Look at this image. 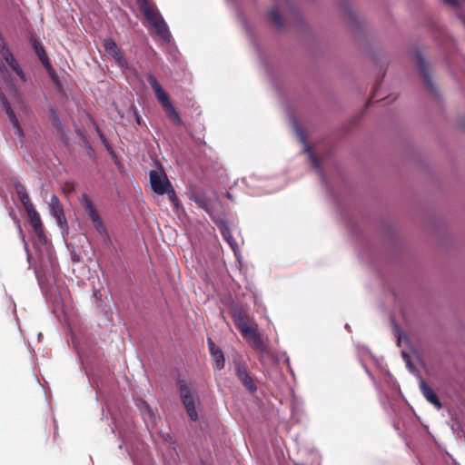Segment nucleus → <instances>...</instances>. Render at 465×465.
I'll return each instance as SVG.
<instances>
[{
  "instance_id": "obj_1",
  "label": "nucleus",
  "mask_w": 465,
  "mask_h": 465,
  "mask_svg": "<svg viewBox=\"0 0 465 465\" xmlns=\"http://www.w3.org/2000/svg\"><path fill=\"white\" fill-rule=\"evenodd\" d=\"M136 2L140 7L141 12L154 28L157 35L163 41L169 42L171 34L167 24L165 23L158 9L154 5H152L148 0H136Z\"/></svg>"
},
{
  "instance_id": "obj_2",
  "label": "nucleus",
  "mask_w": 465,
  "mask_h": 465,
  "mask_svg": "<svg viewBox=\"0 0 465 465\" xmlns=\"http://www.w3.org/2000/svg\"><path fill=\"white\" fill-rule=\"evenodd\" d=\"M233 322L244 338L252 341L254 348L261 355L269 352L268 347L264 344L260 333L248 324L247 315L242 310L234 311Z\"/></svg>"
},
{
  "instance_id": "obj_3",
  "label": "nucleus",
  "mask_w": 465,
  "mask_h": 465,
  "mask_svg": "<svg viewBox=\"0 0 465 465\" xmlns=\"http://www.w3.org/2000/svg\"><path fill=\"white\" fill-rule=\"evenodd\" d=\"M147 80L153 88L154 94L158 100V102L163 106L164 112L168 115V117L176 125H183V122L181 119L179 114L177 113L176 109L173 105V104L170 101V98L166 92L163 89L161 84L158 83L155 76L152 74H148Z\"/></svg>"
},
{
  "instance_id": "obj_4",
  "label": "nucleus",
  "mask_w": 465,
  "mask_h": 465,
  "mask_svg": "<svg viewBox=\"0 0 465 465\" xmlns=\"http://www.w3.org/2000/svg\"><path fill=\"white\" fill-rule=\"evenodd\" d=\"M176 384L188 416L192 420L196 421L198 420L196 411V402H199L198 395L192 391L185 381L179 379Z\"/></svg>"
},
{
  "instance_id": "obj_5",
  "label": "nucleus",
  "mask_w": 465,
  "mask_h": 465,
  "mask_svg": "<svg viewBox=\"0 0 465 465\" xmlns=\"http://www.w3.org/2000/svg\"><path fill=\"white\" fill-rule=\"evenodd\" d=\"M149 176L151 188L153 192L158 195L165 194L166 191L172 185L162 167L158 168L157 170L150 171Z\"/></svg>"
},
{
  "instance_id": "obj_6",
  "label": "nucleus",
  "mask_w": 465,
  "mask_h": 465,
  "mask_svg": "<svg viewBox=\"0 0 465 465\" xmlns=\"http://www.w3.org/2000/svg\"><path fill=\"white\" fill-rule=\"evenodd\" d=\"M49 213L50 215L55 219L56 224L63 230H68L67 221L65 218V214L64 212L63 205L59 200V198L53 194L49 203Z\"/></svg>"
},
{
  "instance_id": "obj_7",
  "label": "nucleus",
  "mask_w": 465,
  "mask_h": 465,
  "mask_svg": "<svg viewBox=\"0 0 465 465\" xmlns=\"http://www.w3.org/2000/svg\"><path fill=\"white\" fill-rule=\"evenodd\" d=\"M104 48L105 53L114 59L119 67H121L123 70L128 69V62L114 39H104Z\"/></svg>"
},
{
  "instance_id": "obj_8",
  "label": "nucleus",
  "mask_w": 465,
  "mask_h": 465,
  "mask_svg": "<svg viewBox=\"0 0 465 465\" xmlns=\"http://www.w3.org/2000/svg\"><path fill=\"white\" fill-rule=\"evenodd\" d=\"M83 201H84V210H85L88 217L90 218V220L94 223V226H95V229L97 230V232L101 234L105 233L106 232L105 227H104L94 205L93 204L92 201L89 199V197L86 194L83 195Z\"/></svg>"
},
{
  "instance_id": "obj_9",
  "label": "nucleus",
  "mask_w": 465,
  "mask_h": 465,
  "mask_svg": "<svg viewBox=\"0 0 465 465\" xmlns=\"http://www.w3.org/2000/svg\"><path fill=\"white\" fill-rule=\"evenodd\" d=\"M236 375L242 384L252 393L255 392L257 391V386L254 383L252 378L247 371L246 368L241 363H236Z\"/></svg>"
},
{
  "instance_id": "obj_10",
  "label": "nucleus",
  "mask_w": 465,
  "mask_h": 465,
  "mask_svg": "<svg viewBox=\"0 0 465 465\" xmlns=\"http://www.w3.org/2000/svg\"><path fill=\"white\" fill-rule=\"evenodd\" d=\"M2 56L6 64L11 67V69L17 74L20 79L24 82L26 81L25 73L20 67L19 64L14 57L12 52L8 48H3L1 51Z\"/></svg>"
},
{
  "instance_id": "obj_11",
  "label": "nucleus",
  "mask_w": 465,
  "mask_h": 465,
  "mask_svg": "<svg viewBox=\"0 0 465 465\" xmlns=\"http://www.w3.org/2000/svg\"><path fill=\"white\" fill-rule=\"evenodd\" d=\"M1 96V100H2V104H3V108L5 110V113L10 120V122L12 123L14 128L15 129V133L22 136L23 135V130L19 124V122L14 113V111L12 110L11 108V105L9 104V102L7 101L6 97L4 95V94H0Z\"/></svg>"
},
{
  "instance_id": "obj_12",
  "label": "nucleus",
  "mask_w": 465,
  "mask_h": 465,
  "mask_svg": "<svg viewBox=\"0 0 465 465\" xmlns=\"http://www.w3.org/2000/svg\"><path fill=\"white\" fill-rule=\"evenodd\" d=\"M218 227L221 231L223 239L228 242L233 252L237 255L238 244L232 237L228 223L225 221H221L218 223Z\"/></svg>"
},
{
  "instance_id": "obj_13",
  "label": "nucleus",
  "mask_w": 465,
  "mask_h": 465,
  "mask_svg": "<svg viewBox=\"0 0 465 465\" xmlns=\"http://www.w3.org/2000/svg\"><path fill=\"white\" fill-rule=\"evenodd\" d=\"M420 389L425 397V399L431 404H433L437 410H440L442 405L440 401L437 394L434 392V391L426 384L424 381H420Z\"/></svg>"
},
{
  "instance_id": "obj_14",
  "label": "nucleus",
  "mask_w": 465,
  "mask_h": 465,
  "mask_svg": "<svg viewBox=\"0 0 465 465\" xmlns=\"http://www.w3.org/2000/svg\"><path fill=\"white\" fill-rule=\"evenodd\" d=\"M14 186L15 188V191L19 197V200L21 201V203H23V205L25 208V211L35 207L34 204L31 203V200L29 198V195H28L25 186L18 181L14 183Z\"/></svg>"
},
{
  "instance_id": "obj_15",
  "label": "nucleus",
  "mask_w": 465,
  "mask_h": 465,
  "mask_svg": "<svg viewBox=\"0 0 465 465\" xmlns=\"http://www.w3.org/2000/svg\"><path fill=\"white\" fill-rule=\"evenodd\" d=\"M32 45L39 57L40 61L43 63V64L45 66L46 69L52 70V66L49 63L48 57L46 55V53L45 51V48L43 45L36 39L32 40Z\"/></svg>"
},
{
  "instance_id": "obj_16",
  "label": "nucleus",
  "mask_w": 465,
  "mask_h": 465,
  "mask_svg": "<svg viewBox=\"0 0 465 465\" xmlns=\"http://www.w3.org/2000/svg\"><path fill=\"white\" fill-rule=\"evenodd\" d=\"M417 58H418V66H419L420 72L424 81L427 83L428 86L430 89H432L433 84H432L431 77L428 71L425 60L420 53L417 54Z\"/></svg>"
},
{
  "instance_id": "obj_17",
  "label": "nucleus",
  "mask_w": 465,
  "mask_h": 465,
  "mask_svg": "<svg viewBox=\"0 0 465 465\" xmlns=\"http://www.w3.org/2000/svg\"><path fill=\"white\" fill-rule=\"evenodd\" d=\"M190 199L194 201L197 205L207 213L211 212V203L209 199L202 193H192Z\"/></svg>"
},
{
  "instance_id": "obj_18",
  "label": "nucleus",
  "mask_w": 465,
  "mask_h": 465,
  "mask_svg": "<svg viewBox=\"0 0 465 465\" xmlns=\"http://www.w3.org/2000/svg\"><path fill=\"white\" fill-rule=\"evenodd\" d=\"M26 213L30 218L31 224L34 229L43 226V223L41 221L39 213L36 212L35 207L26 210Z\"/></svg>"
},
{
  "instance_id": "obj_19",
  "label": "nucleus",
  "mask_w": 465,
  "mask_h": 465,
  "mask_svg": "<svg viewBox=\"0 0 465 465\" xmlns=\"http://www.w3.org/2000/svg\"><path fill=\"white\" fill-rule=\"evenodd\" d=\"M214 369L221 371L224 368L225 359L222 350L215 351V354L212 355Z\"/></svg>"
},
{
  "instance_id": "obj_20",
  "label": "nucleus",
  "mask_w": 465,
  "mask_h": 465,
  "mask_svg": "<svg viewBox=\"0 0 465 465\" xmlns=\"http://www.w3.org/2000/svg\"><path fill=\"white\" fill-rule=\"evenodd\" d=\"M306 151L309 153V157H310L312 167L317 171L323 183H325V175L320 166L318 159L316 158V156L312 153V152L309 148H307Z\"/></svg>"
},
{
  "instance_id": "obj_21",
  "label": "nucleus",
  "mask_w": 465,
  "mask_h": 465,
  "mask_svg": "<svg viewBox=\"0 0 465 465\" xmlns=\"http://www.w3.org/2000/svg\"><path fill=\"white\" fill-rule=\"evenodd\" d=\"M269 17L276 26L282 27L283 25V21L277 8L274 7L271 9V11L269 12Z\"/></svg>"
},
{
  "instance_id": "obj_22",
  "label": "nucleus",
  "mask_w": 465,
  "mask_h": 465,
  "mask_svg": "<svg viewBox=\"0 0 465 465\" xmlns=\"http://www.w3.org/2000/svg\"><path fill=\"white\" fill-rule=\"evenodd\" d=\"M291 122H292L293 128L295 129L297 135L300 137L301 141L302 143H305L306 136H305V134H304L301 124H299V122L296 120V118L294 116H291Z\"/></svg>"
},
{
  "instance_id": "obj_23",
  "label": "nucleus",
  "mask_w": 465,
  "mask_h": 465,
  "mask_svg": "<svg viewBox=\"0 0 465 465\" xmlns=\"http://www.w3.org/2000/svg\"><path fill=\"white\" fill-rule=\"evenodd\" d=\"M165 194L168 195V198L171 201V203H173V207L176 210H178L180 207V201L176 195V193H175L173 185H171V187H169V189L166 191Z\"/></svg>"
},
{
  "instance_id": "obj_24",
  "label": "nucleus",
  "mask_w": 465,
  "mask_h": 465,
  "mask_svg": "<svg viewBox=\"0 0 465 465\" xmlns=\"http://www.w3.org/2000/svg\"><path fill=\"white\" fill-rule=\"evenodd\" d=\"M34 231L35 232V235H36L37 240L39 241V242L44 244V245H46L48 243V240H47V237H46V235L45 233L44 225L34 229Z\"/></svg>"
},
{
  "instance_id": "obj_25",
  "label": "nucleus",
  "mask_w": 465,
  "mask_h": 465,
  "mask_svg": "<svg viewBox=\"0 0 465 465\" xmlns=\"http://www.w3.org/2000/svg\"><path fill=\"white\" fill-rule=\"evenodd\" d=\"M51 119H52L53 125L58 131H62V129H63L62 124L60 122V119H59L58 115L56 114V113H55V111L54 109H51Z\"/></svg>"
},
{
  "instance_id": "obj_26",
  "label": "nucleus",
  "mask_w": 465,
  "mask_h": 465,
  "mask_svg": "<svg viewBox=\"0 0 465 465\" xmlns=\"http://www.w3.org/2000/svg\"><path fill=\"white\" fill-rule=\"evenodd\" d=\"M208 346L211 356L215 354V351L221 350L220 348L216 347L213 341L210 338L208 339Z\"/></svg>"
},
{
  "instance_id": "obj_27",
  "label": "nucleus",
  "mask_w": 465,
  "mask_h": 465,
  "mask_svg": "<svg viewBox=\"0 0 465 465\" xmlns=\"http://www.w3.org/2000/svg\"><path fill=\"white\" fill-rule=\"evenodd\" d=\"M445 3L452 5V6H457L459 5V1L458 0H444Z\"/></svg>"
},
{
  "instance_id": "obj_28",
  "label": "nucleus",
  "mask_w": 465,
  "mask_h": 465,
  "mask_svg": "<svg viewBox=\"0 0 465 465\" xmlns=\"http://www.w3.org/2000/svg\"><path fill=\"white\" fill-rule=\"evenodd\" d=\"M401 354H402V356H403V358H404V360H405V361L407 363V366L409 368H411V363H410V361H409V355L405 351H402Z\"/></svg>"
},
{
  "instance_id": "obj_29",
  "label": "nucleus",
  "mask_w": 465,
  "mask_h": 465,
  "mask_svg": "<svg viewBox=\"0 0 465 465\" xmlns=\"http://www.w3.org/2000/svg\"><path fill=\"white\" fill-rule=\"evenodd\" d=\"M134 117H135V120H136L137 124H141V118H140V116H139V114H138V113H137L135 108L134 110Z\"/></svg>"
},
{
  "instance_id": "obj_30",
  "label": "nucleus",
  "mask_w": 465,
  "mask_h": 465,
  "mask_svg": "<svg viewBox=\"0 0 465 465\" xmlns=\"http://www.w3.org/2000/svg\"><path fill=\"white\" fill-rule=\"evenodd\" d=\"M23 242H24V244H25V252L27 253V260H28V262H30V254H29V252H28V247H27V244H26L24 237H23Z\"/></svg>"
},
{
  "instance_id": "obj_31",
  "label": "nucleus",
  "mask_w": 465,
  "mask_h": 465,
  "mask_svg": "<svg viewBox=\"0 0 465 465\" xmlns=\"http://www.w3.org/2000/svg\"><path fill=\"white\" fill-rule=\"evenodd\" d=\"M35 276H36L37 280L40 282V280H41V272H40V271L37 268H35Z\"/></svg>"
},
{
  "instance_id": "obj_32",
  "label": "nucleus",
  "mask_w": 465,
  "mask_h": 465,
  "mask_svg": "<svg viewBox=\"0 0 465 465\" xmlns=\"http://www.w3.org/2000/svg\"><path fill=\"white\" fill-rule=\"evenodd\" d=\"M345 328H346V329H349V328H350L349 324H346V325H345Z\"/></svg>"
},
{
  "instance_id": "obj_33",
  "label": "nucleus",
  "mask_w": 465,
  "mask_h": 465,
  "mask_svg": "<svg viewBox=\"0 0 465 465\" xmlns=\"http://www.w3.org/2000/svg\"><path fill=\"white\" fill-rule=\"evenodd\" d=\"M296 465H304V464L297 463Z\"/></svg>"
}]
</instances>
